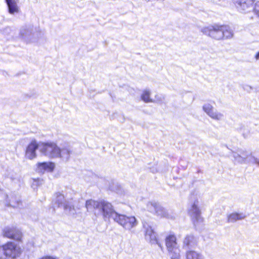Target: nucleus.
I'll list each match as a JSON object with an SVG mask.
<instances>
[{"label":"nucleus","mask_w":259,"mask_h":259,"mask_svg":"<svg viewBox=\"0 0 259 259\" xmlns=\"http://www.w3.org/2000/svg\"><path fill=\"white\" fill-rule=\"evenodd\" d=\"M115 222L127 230H131L138 224V221L134 216L119 214Z\"/></svg>","instance_id":"nucleus-7"},{"label":"nucleus","mask_w":259,"mask_h":259,"mask_svg":"<svg viewBox=\"0 0 259 259\" xmlns=\"http://www.w3.org/2000/svg\"><path fill=\"white\" fill-rule=\"evenodd\" d=\"M65 209L66 211L68 210H69V212L70 214L74 215L76 212L74 205L72 202H70V203H68V204H66Z\"/></svg>","instance_id":"nucleus-24"},{"label":"nucleus","mask_w":259,"mask_h":259,"mask_svg":"<svg viewBox=\"0 0 259 259\" xmlns=\"http://www.w3.org/2000/svg\"><path fill=\"white\" fill-rule=\"evenodd\" d=\"M197 240L192 235H188L184 239L183 248L185 249H190L196 245Z\"/></svg>","instance_id":"nucleus-15"},{"label":"nucleus","mask_w":259,"mask_h":259,"mask_svg":"<svg viewBox=\"0 0 259 259\" xmlns=\"http://www.w3.org/2000/svg\"><path fill=\"white\" fill-rule=\"evenodd\" d=\"M165 245L168 255L171 259H179L180 257V249L177 242L176 237L170 235L165 239Z\"/></svg>","instance_id":"nucleus-5"},{"label":"nucleus","mask_w":259,"mask_h":259,"mask_svg":"<svg viewBox=\"0 0 259 259\" xmlns=\"http://www.w3.org/2000/svg\"><path fill=\"white\" fill-rule=\"evenodd\" d=\"M32 29L30 27H23L20 30V36L25 40H30Z\"/></svg>","instance_id":"nucleus-20"},{"label":"nucleus","mask_w":259,"mask_h":259,"mask_svg":"<svg viewBox=\"0 0 259 259\" xmlns=\"http://www.w3.org/2000/svg\"><path fill=\"white\" fill-rule=\"evenodd\" d=\"M201 31L203 34L217 40L231 38L233 36V31L228 26L211 25L202 28Z\"/></svg>","instance_id":"nucleus-2"},{"label":"nucleus","mask_w":259,"mask_h":259,"mask_svg":"<svg viewBox=\"0 0 259 259\" xmlns=\"http://www.w3.org/2000/svg\"><path fill=\"white\" fill-rule=\"evenodd\" d=\"M55 167V164L52 162H44L37 164V169L40 172L45 171H52Z\"/></svg>","instance_id":"nucleus-16"},{"label":"nucleus","mask_w":259,"mask_h":259,"mask_svg":"<svg viewBox=\"0 0 259 259\" xmlns=\"http://www.w3.org/2000/svg\"><path fill=\"white\" fill-rule=\"evenodd\" d=\"M110 189L112 190H114V189L112 188H110Z\"/></svg>","instance_id":"nucleus-30"},{"label":"nucleus","mask_w":259,"mask_h":259,"mask_svg":"<svg viewBox=\"0 0 259 259\" xmlns=\"http://www.w3.org/2000/svg\"><path fill=\"white\" fill-rule=\"evenodd\" d=\"M143 228L145 229V238L152 244H157L161 248L162 246L157 238V234L154 231L152 225L148 222H143Z\"/></svg>","instance_id":"nucleus-8"},{"label":"nucleus","mask_w":259,"mask_h":259,"mask_svg":"<svg viewBox=\"0 0 259 259\" xmlns=\"http://www.w3.org/2000/svg\"><path fill=\"white\" fill-rule=\"evenodd\" d=\"M4 255L11 259L19 257L22 252L21 247L14 242H8L2 246Z\"/></svg>","instance_id":"nucleus-6"},{"label":"nucleus","mask_w":259,"mask_h":259,"mask_svg":"<svg viewBox=\"0 0 259 259\" xmlns=\"http://www.w3.org/2000/svg\"><path fill=\"white\" fill-rule=\"evenodd\" d=\"M146 1H149L150 0H146Z\"/></svg>","instance_id":"nucleus-31"},{"label":"nucleus","mask_w":259,"mask_h":259,"mask_svg":"<svg viewBox=\"0 0 259 259\" xmlns=\"http://www.w3.org/2000/svg\"><path fill=\"white\" fill-rule=\"evenodd\" d=\"M70 151L69 150H68V149H67L66 148V154L67 153L68 154H70Z\"/></svg>","instance_id":"nucleus-29"},{"label":"nucleus","mask_w":259,"mask_h":259,"mask_svg":"<svg viewBox=\"0 0 259 259\" xmlns=\"http://www.w3.org/2000/svg\"><path fill=\"white\" fill-rule=\"evenodd\" d=\"M164 99V97L162 95H156L155 96V101L157 103H162Z\"/></svg>","instance_id":"nucleus-25"},{"label":"nucleus","mask_w":259,"mask_h":259,"mask_svg":"<svg viewBox=\"0 0 259 259\" xmlns=\"http://www.w3.org/2000/svg\"><path fill=\"white\" fill-rule=\"evenodd\" d=\"M198 200L195 201L189 210V213L195 225L202 222L203 220L201 217L200 210L198 207Z\"/></svg>","instance_id":"nucleus-10"},{"label":"nucleus","mask_w":259,"mask_h":259,"mask_svg":"<svg viewBox=\"0 0 259 259\" xmlns=\"http://www.w3.org/2000/svg\"><path fill=\"white\" fill-rule=\"evenodd\" d=\"M39 259H57L56 257L51 256H46L44 257H42Z\"/></svg>","instance_id":"nucleus-27"},{"label":"nucleus","mask_w":259,"mask_h":259,"mask_svg":"<svg viewBox=\"0 0 259 259\" xmlns=\"http://www.w3.org/2000/svg\"><path fill=\"white\" fill-rule=\"evenodd\" d=\"M8 7L9 12L11 14H14L18 12V7L17 3L18 0H6Z\"/></svg>","instance_id":"nucleus-19"},{"label":"nucleus","mask_w":259,"mask_h":259,"mask_svg":"<svg viewBox=\"0 0 259 259\" xmlns=\"http://www.w3.org/2000/svg\"><path fill=\"white\" fill-rule=\"evenodd\" d=\"M232 156L235 161L239 163H255L259 165V158L253 156L246 150L239 149L236 152H232Z\"/></svg>","instance_id":"nucleus-4"},{"label":"nucleus","mask_w":259,"mask_h":259,"mask_svg":"<svg viewBox=\"0 0 259 259\" xmlns=\"http://www.w3.org/2000/svg\"><path fill=\"white\" fill-rule=\"evenodd\" d=\"M39 152L42 155L50 158L59 157L61 155L59 147L55 143L52 142H40Z\"/></svg>","instance_id":"nucleus-3"},{"label":"nucleus","mask_w":259,"mask_h":259,"mask_svg":"<svg viewBox=\"0 0 259 259\" xmlns=\"http://www.w3.org/2000/svg\"><path fill=\"white\" fill-rule=\"evenodd\" d=\"M85 207L88 211H93L95 214L97 210H99L104 220L112 219L115 222L119 214L114 210L111 203L105 200L98 201L92 199L88 200L86 201Z\"/></svg>","instance_id":"nucleus-1"},{"label":"nucleus","mask_w":259,"mask_h":259,"mask_svg":"<svg viewBox=\"0 0 259 259\" xmlns=\"http://www.w3.org/2000/svg\"><path fill=\"white\" fill-rule=\"evenodd\" d=\"M246 215L243 212H233L227 216L228 223H235L237 221L244 219Z\"/></svg>","instance_id":"nucleus-17"},{"label":"nucleus","mask_w":259,"mask_h":259,"mask_svg":"<svg viewBox=\"0 0 259 259\" xmlns=\"http://www.w3.org/2000/svg\"><path fill=\"white\" fill-rule=\"evenodd\" d=\"M254 11L255 13L259 17V2H257L255 3L254 8Z\"/></svg>","instance_id":"nucleus-26"},{"label":"nucleus","mask_w":259,"mask_h":259,"mask_svg":"<svg viewBox=\"0 0 259 259\" xmlns=\"http://www.w3.org/2000/svg\"><path fill=\"white\" fill-rule=\"evenodd\" d=\"M147 208L149 211L154 213L160 217L168 219L171 218V215L168 213L167 210L157 202H149L147 204Z\"/></svg>","instance_id":"nucleus-9"},{"label":"nucleus","mask_w":259,"mask_h":259,"mask_svg":"<svg viewBox=\"0 0 259 259\" xmlns=\"http://www.w3.org/2000/svg\"><path fill=\"white\" fill-rule=\"evenodd\" d=\"M65 197L64 196L60 193H57L56 196L54 200V206L56 207L62 208L65 209Z\"/></svg>","instance_id":"nucleus-18"},{"label":"nucleus","mask_w":259,"mask_h":259,"mask_svg":"<svg viewBox=\"0 0 259 259\" xmlns=\"http://www.w3.org/2000/svg\"><path fill=\"white\" fill-rule=\"evenodd\" d=\"M186 256V259H203L200 253L192 250L187 251Z\"/></svg>","instance_id":"nucleus-21"},{"label":"nucleus","mask_w":259,"mask_h":259,"mask_svg":"<svg viewBox=\"0 0 259 259\" xmlns=\"http://www.w3.org/2000/svg\"><path fill=\"white\" fill-rule=\"evenodd\" d=\"M150 93L148 90H145L143 91L142 95H141V99L145 102H153V101L150 98Z\"/></svg>","instance_id":"nucleus-23"},{"label":"nucleus","mask_w":259,"mask_h":259,"mask_svg":"<svg viewBox=\"0 0 259 259\" xmlns=\"http://www.w3.org/2000/svg\"><path fill=\"white\" fill-rule=\"evenodd\" d=\"M236 130L238 132L241 133L244 138H247L250 134L249 127L245 124H239L236 128Z\"/></svg>","instance_id":"nucleus-22"},{"label":"nucleus","mask_w":259,"mask_h":259,"mask_svg":"<svg viewBox=\"0 0 259 259\" xmlns=\"http://www.w3.org/2000/svg\"><path fill=\"white\" fill-rule=\"evenodd\" d=\"M254 0H234V3L241 12L247 13L250 12L252 8Z\"/></svg>","instance_id":"nucleus-12"},{"label":"nucleus","mask_w":259,"mask_h":259,"mask_svg":"<svg viewBox=\"0 0 259 259\" xmlns=\"http://www.w3.org/2000/svg\"><path fill=\"white\" fill-rule=\"evenodd\" d=\"M255 58L256 60H259V52L256 53Z\"/></svg>","instance_id":"nucleus-28"},{"label":"nucleus","mask_w":259,"mask_h":259,"mask_svg":"<svg viewBox=\"0 0 259 259\" xmlns=\"http://www.w3.org/2000/svg\"><path fill=\"white\" fill-rule=\"evenodd\" d=\"M3 233L5 237L16 240H20L22 237L21 232L15 228H6L3 231Z\"/></svg>","instance_id":"nucleus-14"},{"label":"nucleus","mask_w":259,"mask_h":259,"mask_svg":"<svg viewBox=\"0 0 259 259\" xmlns=\"http://www.w3.org/2000/svg\"><path fill=\"white\" fill-rule=\"evenodd\" d=\"M39 150V143H37L35 140L32 141L27 146L25 150V157L30 160H32L37 156L36 150Z\"/></svg>","instance_id":"nucleus-13"},{"label":"nucleus","mask_w":259,"mask_h":259,"mask_svg":"<svg viewBox=\"0 0 259 259\" xmlns=\"http://www.w3.org/2000/svg\"><path fill=\"white\" fill-rule=\"evenodd\" d=\"M203 111L212 119L216 120H221L224 118V115L216 110L209 103L204 104L202 107Z\"/></svg>","instance_id":"nucleus-11"}]
</instances>
